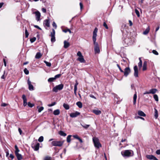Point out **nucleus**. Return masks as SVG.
Returning <instances> with one entry per match:
<instances>
[{
  "mask_svg": "<svg viewBox=\"0 0 160 160\" xmlns=\"http://www.w3.org/2000/svg\"><path fill=\"white\" fill-rule=\"evenodd\" d=\"M98 29L97 28H95L93 32L92 40L94 44V51L95 54L99 53H100V49L98 46V44L96 42V37L97 36V33Z\"/></svg>",
  "mask_w": 160,
  "mask_h": 160,
  "instance_id": "obj_1",
  "label": "nucleus"
},
{
  "mask_svg": "<svg viewBox=\"0 0 160 160\" xmlns=\"http://www.w3.org/2000/svg\"><path fill=\"white\" fill-rule=\"evenodd\" d=\"M121 154L123 157L128 158L133 155V152L130 150H125L122 151Z\"/></svg>",
  "mask_w": 160,
  "mask_h": 160,
  "instance_id": "obj_2",
  "label": "nucleus"
},
{
  "mask_svg": "<svg viewBox=\"0 0 160 160\" xmlns=\"http://www.w3.org/2000/svg\"><path fill=\"white\" fill-rule=\"evenodd\" d=\"M51 142V144L52 146H54L61 147L63 143V142L62 141L54 140L53 138L50 139L49 140V142H51Z\"/></svg>",
  "mask_w": 160,
  "mask_h": 160,
  "instance_id": "obj_3",
  "label": "nucleus"
},
{
  "mask_svg": "<svg viewBox=\"0 0 160 160\" xmlns=\"http://www.w3.org/2000/svg\"><path fill=\"white\" fill-rule=\"evenodd\" d=\"M92 141L94 144V146L96 148H99L102 147V145L98 138L93 137L92 138Z\"/></svg>",
  "mask_w": 160,
  "mask_h": 160,
  "instance_id": "obj_4",
  "label": "nucleus"
},
{
  "mask_svg": "<svg viewBox=\"0 0 160 160\" xmlns=\"http://www.w3.org/2000/svg\"><path fill=\"white\" fill-rule=\"evenodd\" d=\"M77 55L78 56V58L77 59L78 61H79L81 63H85V60L83 56L80 51L78 52Z\"/></svg>",
  "mask_w": 160,
  "mask_h": 160,
  "instance_id": "obj_5",
  "label": "nucleus"
},
{
  "mask_svg": "<svg viewBox=\"0 0 160 160\" xmlns=\"http://www.w3.org/2000/svg\"><path fill=\"white\" fill-rule=\"evenodd\" d=\"M64 87L63 84H61L58 85L56 86L55 87H54L53 88L52 91L55 92H58V90H62Z\"/></svg>",
  "mask_w": 160,
  "mask_h": 160,
  "instance_id": "obj_6",
  "label": "nucleus"
},
{
  "mask_svg": "<svg viewBox=\"0 0 160 160\" xmlns=\"http://www.w3.org/2000/svg\"><path fill=\"white\" fill-rule=\"evenodd\" d=\"M40 144L37 141H34L32 144V147L35 151H37L39 149Z\"/></svg>",
  "mask_w": 160,
  "mask_h": 160,
  "instance_id": "obj_7",
  "label": "nucleus"
},
{
  "mask_svg": "<svg viewBox=\"0 0 160 160\" xmlns=\"http://www.w3.org/2000/svg\"><path fill=\"white\" fill-rule=\"evenodd\" d=\"M130 72L131 70L129 68L127 67L125 69L124 71H123V72L124 73V75L126 77L130 73Z\"/></svg>",
  "mask_w": 160,
  "mask_h": 160,
  "instance_id": "obj_8",
  "label": "nucleus"
},
{
  "mask_svg": "<svg viewBox=\"0 0 160 160\" xmlns=\"http://www.w3.org/2000/svg\"><path fill=\"white\" fill-rule=\"evenodd\" d=\"M43 26L46 29H47V27H50V22L49 20L46 19L44 21Z\"/></svg>",
  "mask_w": 160,
  "mask_h": 160,
  "instance_id": "obj_9",
  "label": "nucleus"
},
{
  "mask_svg": "<svg viewBox=\"0 0 160 160\" xmlns=\"http://www.w3.org/2000/svg\"><path fill=\"white\" fill-rule=\"evenodd\" d=\"M34 13L35 14L36 20L38 21H39L40 20L41 17V14L40 12L39 11H37L35 12Z\"/></svg>",
  "mask_w": 160,
  "mask_h": 160,
  "instance_id": "obj_10",
  "label": "nucleus"
},
{
  "mask_svg": "<svg viewBox=\"0 0 160 160\" xmlns=\"http://www.w3.org/2000/svg\"><path fill=\"white\" fill-rule=\"evenodd\" d=\"M80 114V113L76 111L74 112L71 113L70 114V117L71 118H73L77 117L78 115Z\"/></svg>",
  "mask_w": 160,
  "mask_h": 160,
  "instance_id": "obj_11",
  "label": "nucleus"
},
{
  "mask_svg": "<svg viewBox=\"0 0 160 160\" xmlns=\"http://www.w3.org/2000/svg\"><path fill=\"white\" fill-rule=\"evenodd\" d=\"M146 157L147 159L150 160H158V159L152 155H147Z\"/></svg>",
  "mask_w": 160,
  "mask_h": 160,
  "instance_id": "obj_12",
  "label": "nucleus"
},
{
  "mask_svg": "<svg viewBox=\"0 0 160 160\" xmlns=\"http://www.w3.org/2000/svg\"><path fill=\"white\" fill-rule=\"evenodd\" d=\"M28 85L29 89L31 91L33 90V85L31 84V82L30 81L29 78H28Z\"/></svg>",
  "mask_w": 160,
  "mask_h": 160,
  "instance_id": "obj_13",
  "label": "nucleus"
},
{
  "mask_svg": "<svg viewBox=\"0 0 160 160\" xmlns=\"http://www.w3.org/2000/svg\"><path fill=\"white\" fill-rule=\"evenodd\" d=\"M134 76L136 77H138V70L137 66H135L134 67Z\"/></svg>",
  "mask_w": 160,
  "mask_h": 160,
  "instance_id": "obj_14",
  "label": "nucleus"
},
{
  "mask_svg": "<svg viewBox=\"0 0 160 160\" xmlns=\"http://www.w3.org/2000/svg\"><path fill=\"white\" fill-rule=\"evenodd\" d=\"M22 98L23 101V105L24 107H25L28 104L27 102V99L26 97L24 94H23L22 95Z\"/></svg>",
  "mask_w": 160,
  "mask_h": 160,
  "instance_id": "obj_15",
  "label": "nucleus"
},
{
  "mask_svg": "<svg viewBox=\"0 0 160 160\" xmlns=\"http://www.w3.org/2000/svg\"><path fill=\"white\" fill-rule=\"evenodd\" d=\"M137 98V92H135V93L133 97V104L135 105L136 103V100Z\"/></svg>",
  "mask_w": 160,
  "mask_h": 160,
  "instance_id": "obj_16",
  "label": "nucleus"
},
{
  "mask_svg": "<svg viewBox=\"0 0 160 160\" xmlns=\"http://www.w3.org/2000/svg\"><path fill=\"white\" fill-rule=\"evenodd\" d=\"M64 47L65 48H67L70 46L69 43L67 42L66 41H64Z\"/></svg>",
  "mask_w": 160,
  "mask_h": 160,
  "instance_id": "obj_17",
  "label": "nucleus"
},
{
  "mask_svg": "<svg viewBox=\"0 0 160 160\" xmlns=\"http://www.w3.org/2000/svg\"><path fill=\"white\" fill-rule=\"evenodd\" d=\"M93 112L97 115H99L101 113V111L98 110H94L93 111Z\"/></svg>",
  "mask_w": 160,
  "mask_h": 160,
  "instance_id": "obj_18",
  "label": "nucleus"
},
{
  "mask_svg": "<svg viewBox=\"0 0 160 160\" xmlns=\"http://www.w3.org/2000/svg\"><path fill=\"white\" fill-rule=\"evenodd\" d=\"M150 30V27H149V26H148V27L145 30V31L143 32V34L144 35H145L147 34L149 32Z\"/></svg>",
  "mask_w": 160,
  "mask_h": 160,
  "instance_id": "obj_19",
  "label": "nucleus"
},
{
  "mask_svg": "<svg viewBox=\"0 0 160 160\" xmlns=\"http://www.w3.org/2000/svg\"><path fill=\"white\" fill-rule=\"evenodd\" d=\"M150 94H154L157 91V90L155 88H153L149 90Z\"/></svg>",
  "mask_w": 160,
  "mask_h": 160,
  "instance_id": "obj_20",
  "label": "nucleus"
},
{
  "mask_svg": "<svg viewBox=\"0 0 160 160\" xmlns=\"http://www.w3.org/2000/svg\"><path fill=\"white\" fill-rule=\"evenodd\" d=\"M15 155L18 160H21L22 159V157L21 154L19 153H17Z\"/></svg>",
  "mask_w": 160,
  "mask_h": 160,
  "instance_id": "obj_21",
  "label": "nucleus"
},
{
  "mask_svg": "<svg viewBox=\"0 0 160 160\" xmlns=\"http://www.w3.org/2000/svg\"><path fill=\"white\" fill-rule=\"evenodd\" d=\"M42 56V55L40 52H38L35 56V58L36 59L40 58Z\"/></svg>",
  "mask_w": 160,
  "mask_h": 160,
  "instance_id": "obj_22",
  "label": "nucleus"
},
{
  "mask_svg": "<svg viewBox=\"0 0 160 160\" xmlns=\"http://www.w3.org/2000/svg\"><path fill=\"white\" fill-rule=\"evenodd\" d=\"M60 113V110L58 109H57L53 111V113L55 115H58Z\"/></svg>",
  "mask_w": 160,
  "mask_h": 160,
  "instance_id": "obj_23",
  "label": "nucleus"
},
{
  "mask_svg": "<svg viewBox=\"0 0 160 160\" xmlns=\"http://www.w3.org/2000/svg\"><path fill=\"white\" fill-rule=\"evenodd\" d=\"M147 62L146 61L144 62L143 67H142V70L143 71H145L147 69Z\"/></svg>",
  "mask_w": 160,
  "mask_h": 160,
  "instance_id": "obj_24",
  "label": "nucleus"
},
{
  "mask_svg": "<svg viewBox=\"0 0 160 160\" xmlns=\"http://www.w3.org/2000/svg\"><path fill=\"white\" fill-rule=\"evenodd\" d=\"M73 137L74 138L78 140L80 142L82 143V139H81L78 135H74L73 136Z\"/></svg>",
  "mask_w": 160,
  "mask_h": 160,
  "instance_id": "obj_25",
  "label": "nucleus"
},
{
  "mask_svg": "<svg viewBox=\"0 0 160 160\" xmlns=\"http://www.w3.org/2000/svg\"><path fill=\"white\" fill-rule=\"evenodd\" d=\"M138 114L139 115L141 116L144 117L146 116L145 114L141 111H138Z\"/></svg>",
  "mask_w": 160,
  "mask_h": 160,
  "instance_id": "obj_26",
  "label": "nucleus"
},
{
  "mask_svg": "<svg viewBox=\"0 0 160 160\" xmlns=\"http://www.w3.org/2000/svg\"><path fill=\"white\" fill-rule=\"evenodd\" d=\"M7 75V73L5 71H4L3 72V74L1 77V78L2 79H5Z\"/></svg>",
  "mask_w": 160,
  "mask_h": 160,
  "instance_id": "obj_27",
  "label": "nucleus"
},
{
  "mask_svg": "<svg viewBox=\"0 0 160 160\" xmlns=\"http://www.w3.org/2000/svg\"><path fill=\"white\" fill-rule=\"evenodd\" d=\"M63 107L66 110H68L70 108L69 105L65 103L63 104Z\"/></svg>",
  "mask_w": 160,
  "mask_h": 160,
  "instance_id": "obj_28",
  "label": "nucleus"
},
{
  "mask_svg": "<svg viewBox=\"0 0 160 160\" xmlns=\"http://www.w3.org/2000/svg\"><path fill=\"white\" fill-rule=\"evenodd\" d=\"M139 62L138 63V66L139 68H141L142 65V61L141 58H139Z\"/></svg>",
  "mask_w": 160,
  "mask_h": 160,
  "instance_id": "obj_29",
  "label": "nucleus"
},
{
  "mask_svg": "<svg viewBox=\"0 0 160 160\" xmlns=\"http://www.w3.org/2000/svg\"><path fill=\"white\" fill-rule=\"evenodd\" d=\"M15 154H16L17 153H19L18 152L20 151L16 145H15Z\"/></svg>",
  "mask_w": 160,
  "mask_h": 160,
  "instance_id": "obj_30",
  "label": "nucleus"
},
{
  "mask_svg": "<svg viewBox=\"0 0 160 160\" xmlns=\"http://www.w3.org/2000/svg\"><path fill=\"white\" fill-rule=\"evenodd\" d=\"M76 105L80 108H81L82 107V104L80 102H78L76 103Z\"/></svg>",
  "mask_w": 160,
  "mask_h": 160,
  "instance_id": "obj_31",
  "label": "nucleus"
},
{
  "mask_svg": "<svg viewBox=\"0 0 160 160\" xmlns=\"http://www.w3.org/2000/svg\"><path fill=\"white\" fill-rule=\"evenodd\" d=\"M59 134L60 135L63 136H65L67 135L65 133L62 131H61L59 132Z\"/></svg>",
  "mask_w": 160,
  "mask_h": 160,
  "instance_id": "obj_32",
  "label": "nucleus"
},
{
  "mask_svg": "<svg viewBox=\"0 0 160 160\" xmlns=\"http://www.w3.org/2000/svg\"><path fill=\"white\" fill-rule=\"evenodd\" d=\"M71 135H69L67 136V141L68 142H71Z\"/></svg>",
  "mask_w": 160,
  "mask_h": 160,
  "instance_id": "obj_33",
  "label": "nucleus"
},
{
  "mask_svg": "<svg viewBox=\"0 0 160 160\" xmlns=\"http://www.w3.org/2000/svg\"><path fill=\"white\" fill-rule=\"evenodd\" d=\"M153 98L156 101L158 102V97L157 95L154 94L153 95Z\"/></svg>",
  "mask_w": 160,
  "mask_h": 160,
  "instance_id": "obj_34",
  "label": "nucleus"
},
{
  "mask_svg": "<svg viewBox=\"0 0 160 160\" xmlns=\"http://www.w3.org/2000/svg\"><path fill=\"white\" fill-rule=\"evenodd\" d=\"M82 126L84 128L87 129L90 126L89 125L84 124L83 125L81 124Z\"/></svg>",
  "mask_w": 160,
  "mask_h": 160,
  "instance_id": "obj_35",
  "label": "nucleus"
},
{
  "mask_svg": "<svg viewBox=\"0 0 160 160\" xmlns=\"http://www.w3.org/2000/svg\"><path fill=\"white\" fill-rule=\"evenodd\" d=\"M62 31L63 32L66 33L67 32H68L70 33H71L72 32L71 30L69 29H63Z\"/></svg>",
  "mask_w": 160,
  "mask_h": 160,
  "instance_id": "obj_36",
  "label": "nucleus"
},
{
  "mask_svg": "<svg viewBox=\"0 0 160 160\" xmlns=\"http://www.w3.org/2000/svg\"><path fill=\"white\" fill-rule=\"evenodd\" d=\"M56 79L55 78H54H54H49L48 80V82H52L54 80H55Z\"/></svg>",
  "mask_w": 160,
  "mask_h": 160,
  "instance_id": "obj_37",
  "label": "nucleus"
},
{
  "mask_svg": "<svg viewBox=\"0 0 160 160\" xmlns=\"http://www.w3.org/2000/svg\"><path fill=\"white\" fill-rule=\"evenodd\" d=\"M55 31L53 29H52V32H51V36L53 37V36H55Z\"/></svg>",
  "mask_w": 160,
  "mask_h": 160,
  "instance_id": "obj_38",
  "label": "nucleus"
},
{
  "mask_svg": "<svg viewBox=\"0 0 160 160\" xmlns=\"http://www.w3.org/2000/svg\"><path fill=\"white\" fill-rule=\"evenodd\" d=\"M44 62L45 63L46 65L48 67H50L51 66V63L48 62L46 61H44Z\"/></svg>",
  "mask_w": 160,
  "mask_h": 160,
  "instance_id": "obj_39",
  "label": "nucleus"
},
{
  "mask_svg": "<svg viewBox=\"0 0 160 160\" xmlns=\"http://www.w3.org/2000/svg\"><path fill=\"white\" fill-rule=\"evenodd\" d=\"M28 107H30V108L32 107L34 105V104L32 103H30V102H29L28 103Z\"/></svg>",
  "mask_w": 160,
  "mask_h": 160,
  "instance_id": "obj_40",
  "label": "nucleus"
},
{
  "mask_svg": "<svg viewBox=\"0 0 160 160\" xmlns=\"http://www.w3.org/2000/svg\"><path fill=\"white\" fill-rule=\"evenodd\" d=\"M24 72L25 73L26 75H28L29 74V71L26 68H25L24 70Z\"/></svg>",
  "mask_w": 160,
  "mask_h": 160,
  "instance_id": "obj_41",
  "label": "nucleus"
},
{
  "mask_svg": "<svg viewBox=\"0 0 160 160\" xmlns=\"http://www.w3.org/2000/svg\"><path fill=\"white\" fill-rule=\"evenodd\" d=\"M43 140V136H40L38 139V141L39 142H42Z\"/></svg>",
  "mask_w": 160,
  "mask_h": 160,
  "instance_id": "obj_42",
  "label": "nucleus"
},
{
  "mask_svg": "<svg viewBox=\"0 0 160 160\" xmlns=\"http://www.w3.org/2000/svg\"><path fill=\"white\" fill-rule=\"evenodd\" d=\"M154 116L156 118H157L158 116V111L156 109H155V114L154 115Z\"/></svg>",
  "mask_w": 160,
  "mask_h": 160,
  "instance_id": "obj_43",
  "label": "nucleus"
},
{
  "mask_svg": "<svg viewBox=\"0 0 160 160\" xmlns=\"http://www.w3.org/2000/svg\"><path fill=\"white\" fill-rule=\"evenodd\" d=\"M51 41L52 42H54L55 41V36H51Z\"/></svg>",
  "mask_w": 160,
  "mask_h": 160,
  "instance_id": "obj_44",
  "label": "nucleus"
},
{
  "mask_svg": "<svg viewBox=\"0 0 160 160\" xmlns=\"http://www.w3.org/2000/svg\"><path fill=\"white\" fill-rule=\"evenodd\" d=\"M36 38L35 37H33V38L30 39V41L31 43H32L35 41L36 40Z\"/></svg>",
  "mask_w": 160,
  "mask_h": 160,
  "instance_id": "obj_45",
  "label": "nucleus"
},
{
  "mask_svg": "<svg viewBox=\"0 0 160 160\" xmlns=\"http://www.w3.org/2000/svg\"><path fill=\"white\" fill-rule=\"evenodd\" d=\"M56 104V102H52L51 104H49L48 105V106L49 107H52L53 106H54Z\"/></svg>",
  "mask_w": 160,
  "mask_h": 160,
  "instance_id": "obj_46",
  "label": "nucleus"
},
{
  "mask_svg": "<svg viewBox=\"0 0 160 160\" xmlns=\"http://www.w3.org/2000/svg\"><path fill=\"white\" fill-rule=\"evenodd\" d=\"M25 34L26 37V38H28V36L29 34L26 28H25Z\"/></svg>",
  "mask_w": 160,
  "mask_h": 160,
  "instance_id": "obj_47",
  "label": "nucleus"
},
{
  "mask_svg": "<svg viewBox=\"0 0 160 160\" xmlns=\"http://www.w3.org/2000/svg\"><path fill=\"white\" fill-rule=\"evenodd\" d=\"M103 26L106 29H108V27L107 24H106V23L105 22H103Z\"/></svg>",
  "mask_w": 160,
  "mask_h": 160,
  "instance_id": "obj_48",
  "label": "nucleus"
},
{
  "mask_svg": "<svg viewBox=\"0 0 160 160\" xmlns=\"http://www.w3.org/2000/svg\"><path fill=\"white\" fill-rule=\"evenodd\" d=\"M43 109H44V108L42 107H41L39 108L38 109V112H41L42 110H43Z\"/></svg>",
  "mask_w": 160,
  "mask_h": 160,
  "instance_id": "obj_49",
  "label": "nucleus"
},
{
  "mask_svg": "<svg viewBox=\"0 0 160 160\" xmlns=\"http://www.w3.org/2000/svg\"><path fill=\"white\" fill-rule=\"evenodd\" d=\"M135 12L136 14L137 15V16L139 17L140 16L139 12L138 10L137 9H135Z\"/></svg>",
  "mask_w": 160,
  "mask_h": 160,
  "instance_id": "obj_50",
  "label": "nucleus"
},
{
  "mask_svg": "<svg viewBox=\"0 0 160 160\" xmlns=\"http://www.w3.org/2000/svg\"><path fill=\"white\" fill-rule=\"evenodd\" d=\"M61 74H57L54 76V78H55V79L57 78H58L61 76Z\"/></svg>",
  "mask_w": 160,
  "mask_h": 160,
  "instance_id": "obj_51",
  "label": "nucleus"
},
{
  "mask_svg": "<svg viewBox=\"0 0 160 160\" xmlns=\"http://www.w3.org/2000/svg\"><path fill=\"white\" fill-rule=\"evenodd\" d=\"M152 52L154 54L156 55H158V52L155 50H153Z\"/></svg>",
  "mask_w": 160,
  "mask_h": 160,
  "instance_id": "obj_52",
  "label": "nucleus"
},
{
  "mask_svg": "<svg viewBox=\"0 0 160 160\" xmlns=\"http://www.w3.org/2000/svg\"><path fill=\"white\" fill-rule=\"evenodd\" d=\"M52 25L53 27H54L55 29H56L57 27V26L56 24V23H55V22H53L52 24Z\"/></svg>",
  "mask_w": 160,
  "mask_h": 160,
  "instance_id": "obj_53",
  "label": "nucleus"
},
{
  "mask_svg": "<svg viewBox=\"0 0 160 160\" xmlns=\"http://www.w3.org/2000/svg\"><path fill=\"white\" fill-rule=\"evenodd\" d=\"M44 160H52V158L50 157H47L45 158Z\"/></svg>",
  "mask_w": 160,
  "mask_h": 160,
  "instance_id": "obj_54",
  "label": "nucleus"
},
{
  "mask_svg": "<svg viewBox=\"0 0 160 160\" xmlns=\"http://www.w3.org/2000/svg\"><path fill=\"white\" fill-rule=\"evenodd\" d=\"M117 67H118V68H119L120 72H123V71L121 69V67H120V66H119V65L118 64H117Z\"/></svg>",
  "mask_w": 160,
  "mask_h": 160,
  "instance_id": "obj_55",
  "label": "nucleus"
},
{
  "mask_svg": "<svg viewBox=\"0 0 160 160\" xmlns=\"http://www.w3.org/2000/svg\"><path fill=\"white\" fill-rule=\"evenodd\" d=\"M135 118L137 119H138V118H140V119H141L143 120H144V119L143 118H142V117H140L139 116L135 117Z\"/></svg>",
  "mask_w": 160,
  "mask_h": 160,
  "instance_id": "obj_56",
  "label": "nucleus"
},
{
  "mask_svg": "<svg viewBox=\"0 0 160 160\" xmlns=\"http://www.w3.org/2000/svg\"><path fill=\"white\" fill-rule=\"evenodd\" d=\"M9 157L11 158L12 159H13L14 158V157L12 154H10L9 156Z\"/></svg>",
  "mask_w": 160,
  "mask_h": 160,
  "instance_id": "obj_57",
  "label": "nucleus"
},
{
  "mask_svg": "<svg viewBox=\"0 0 160 160\" xmlns=\"http://www.w3.org/2000/svg\"><path fill=\"white\" fill-rule=\"evenodd\" d=\"M8 105L7 104L5 103H2L1 104V106L2 107H5Z\"/></svg>",
  "mask_w": 160,
  "mask_h": 160,
  "instance_id": "obj_58",
  "label": "nucleus"
},
{
  "mask_svg": "<svg viewBox=\"0 0 160 160\" xmlns=\"http://www.w3.org/2000/svg\"><path fill=\"white\" fill-rule=\"evenodd\" d=\"M79 5L80 6V9L81 10L82 9L83 7L82 3V2H80Z\"/></svg>",
  "mask_w": 160,
  "mask_h": 160,
  "instance_id": "obj_59",
  "label": "nucleus"
},
{
  "mask_svg": "<svg viewBox=\"0 0 160 160\" xmlns=\"http://www.w3.org/2000/svg\"><path fill=\"white\" fill-rule=\"evenodd\" d=\"M156 153L158 155H160V149L156 151Z\"/></svg>",
  "mask_w": 160,
  "mask_h": 160,
  "instance_id": "obj_60",
  "label": "nucleus"
},
{
  "mask_svg": "<svg viewBox=\"0 0 160 160\" xmlns=\"http://www.w3.org/2000/svg\"><path fill=\"white\" fill-rule=\"evenodd\" d=\"M18 132L20 133V134L21 135L22 134V130H21V129L20 128H19L18 129Z\"/></svg>",
  "mask_w": 160,
  "mask_h": 160,
  "instance_id": "obj_61",
  "label": "nucleus"
},
{
  "mask_svg": "<svg viewBox=\"0 0 160 160\" xmlns=\"http://www.w3.org/2000/svg\"><path fill=\"white\" fill-rule=\"evenodd\" d=\"M34 27L38 28V29H39L40 30H42V29L41 28H40L38 26H37V25H34Z\"/></svg>",
  "mask_w": 160,
  "mask_h": 160,
  "instance_id": "obj_62",
  "label": "nucleus"
},
{
  "mask_svg": "<svg viewBox=\"0 0 160 160\" xmlns=\"http://www.w3.org/2000/svg\"><path fill=\"white\" fill-rule=\"evenodd\" d=\"M75 82H76V83H75V84L74 85V87H77V86L78 85V81H77V80H76L75 81Z\"/></svg>",
  "mask_w": 160,
  "mask_h": 160,
  "instance_id": "obj_63",
  "label": "nucleus"
},
{
  "mask_svg": "<svg viewBox=\"0 0 160 160\" xmlns=\"http://www.w3.org/2000/svg\"><path fill=\"white\" fill-rule=\"evenodd\" d=\"M42 11L43 12L45 13L46 12V9L45 8H43L42 9Z\"/></svg>",
  "mask_w": 160,
  "mask_h": 160,
  "instance_id": "obj_64",
  "label": "nucleus"
}]
</instances>
